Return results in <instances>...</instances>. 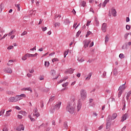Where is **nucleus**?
Here are the masks:
<instances>
[{
	"label": "nucleus",
	"mask_w": 131,
	"mask_h": 131,
	"mask_svg": "<svg viewBox=\"0 0 131 131\" xmlns=\"http://www.w3.org/2000/svg\"><path fill=\"white\" fill-rule=\"evenodd\" d=\"M76 104L74 102H69L67 106V111H68L70 114H73L75 111V107Z\"/></svg>",
	"instance_id": "f257e3e1"
},
{
	"label": "nucleus",
	"mask_w": 131,
	"mask_h": 131,
	"mask_svg": "<svg viewBox=\"0 0 131 131\" xmlns=\"http://www.w3.org/2000/svg\"><path fill=\"white\" fill-rule=\"evenodd\" d=\"M112 118H111V115H108L107 118L106 119V129H108L109 127H110V125H111V122H112Z\"/></svg>",
	"instance_id": "f03ea898"
},
{
	"label": "nucleus",
	"mask_w": 131,
	"mask_h": 131,
	"mask_svg": "<svg viewBox=\"0 0 131 131\" xmlns=\"http://www.w3.org/2000/svg\"><path fill=\"white\" fill-rule=\"evenodd\" d=\"M87 94H86V91L85 90L82 89L80 91V96L81 100L83 101H84L85 100V98H86Z\"/></svg>",
	"instance_id": "7ed1b4c3"
},
{
	"label": "nucleus",
	"mask_w": 131,
	"mask_h": 131,
	"mask_svg": "<svg viewBox=\"0 0 131 131\" xmlns=\"http://www.w3.org/2000/svg\"><path fill=\"white\" fill-rule=\"evenodd\" d=\"M20 98L18 95H16V97H10L8 101L9 102H18V101H20Z\"/></svg>",
	"instance_id": "20e7f679"
},
{
	"label": "nucleus",
	"mask_w": 131,
	"mask_h": 131,
	"mask_svg": "<svg viewBox=\"0 0 131 131\" xmlns=\"http://www.w3.org/2000/svg\"><path fill=\"white\" fill-rule=\"evenodd\" d=\"M61 104H62V102L61 101L57 102L53 107V110L52 113H53L55 110H59V109H60V107H61Z\"/></svg>",
	"instance_id": "39448f33"
},
{
	"label": "nucleus",
	"mask_w": 131,
	"mask_h": 131,
	"mask_svg": "<svg viewBox=\"0 0 131 131\" xmlns=\"http://www.w3.org/2000/svg\"><path fill=\"white\" fill-rule=\"evenodd\" d=\"M91 43V40H84L83 42V43L84 45L83 47L86 49V48H88L89 47V45Z\"/></svg>",
	"instance_id": "423d86ee"
},
{
	"label": "nucleus",
	"mask_w": 131,
	"mask_h": 131,
	"mask_svg": "<svg viewBox=\"0 0 131 131\" xmlns=\"http://www.w3.org/2000/svg\"><path fill=\"white\" fill-rule=\"evenodd\" d=\"M101 29H102L103 32H106V31L107 30V24L103 23L101 27Z\"/></svg>",
	"instance_id": "0eeeda50"
},
{
	"label": "nucleus",
	"mask_w": 131,
	"mask_h": 131,
	"mask_svg": "<svg viewBox=\"0 0 131 131\" xmlns=\"http://www.w3.org/2000/svg\"><path fill=\"white\" fill-rule=\"evenodd\" d=\"M4 71L6 73H9L10 74H11V73H13V70H12V69L10 68H6L5 69H4Z\"/></svg>",
	"instance_id": "6e6552de"
},
{
	"label": "nucleus",
	"mask_w": 131,
	"mask_h": 131,
	"mask_svg": "<svg viewBox=\"0 0 131 131\" xmlns=\"http://www.w3.org/2000/svg\"><path fill=\"white\" fill-rule=\"evenodd\" d=\"M37 110V107H36L34 110V114L33 115L34 116H36V117H38L39 116V113H38Z\"/></svg>",
	"instance_id": "1a4fd4ad"
},
{
	"label": "nucleus",
	"mask_w": 131,
	"mask_h": 131,
	"mask_svg": "<svg viewBox=\"0 0 131 131\" xmlns=\"http://www.w3.org/2000/svg\"><path fill=\"white\" fill-rule=\"evenodd\" d=\"M81 102H80V101H79L77 105V111L78 112L80 110V109H81Z\"/></svg>",
	"instance_id": "9d476101"
},
{
	"label": "nucleus",
	"mask_w": 131,
	"mask_h": 131,
	"mask_svg": "<svg viewBox=\"0 0 131 131\" xmlns=\"http://www.w3.org/2000/svg\"><path fill=\"white\" fill-rule=\"evenodd\" d=\"M125 83H126V82H125V83L121 86H119V89H118V91H122V92H123V91H124V90H125Z\"/></svg>",
	"instance_id": "9b49d317"
},
{
	"label": "nucleus",
	"mask_w": 131,
	"mask_h": 131,
	"mask_svg": "<svg viewBox=\"0 0 131 131\" xmlns=\"http://www.w3.org/2000/svg\"><path fill=\"white\" fill-rule=\"evenodd\" d=\"M24 126L23 125H20L18 127H17L16 130L20 131V130H24Z\"/></svg>",
	"instance_id": "f8f14e48"
},
{
	"label": "nucleus",
	"mask_w": 131,
	"mask_h": 131,
	"mask_svg": "<svg viewBox=\"0 0 131 131\" xmlns=\"http://www.w3.org/2000/svg\"><path fill=\"white\" fill-rule=\"evenodd\" d=\"M112 13L114 17H116V14L117 13V12H116V10L115 9H112Z\"/></svg>",
	"instance_id": "ddd939ff"
},
{
	"label": "nucleus",
	"mask_w": 131,
	"mask_h": 131,
	"mask_svg": "<svg viewBox=\"0 0 131 131\" xmlns=\"http://www.w3.org/2000/svg\"><path fill=\"white\" fill-rule=\"evenodd\" d=\"M74 69H72V68H70V69H69L68 71H67L66 72H65V73L67 74V73H69L70 74H72V73H73V71H74Z\"/></svg>",
	"instance_id": "4468645a"
},
{
	"label": "nucleus",
	"mask_w": 131,
	"mask_h": 131,
	"mask_svg": "<svg viewBox=\"0 0 131 131\" xmlns=\"http://www.w3.org/2000/svg\"><path fill=\"white\" fill-rule=\"evenodd\" d=\"M63 24L64 25H68V24H70V21H69V19L66 18L63 20Z\"/></svg>",
	"instance_id": "2eb2a0df"
},
{
	"label": "nucleus",
	"mask_w": 131,
	"mask_h": 131,
	"mask_svg": "<svg viewBox=\"0 0 131 131\" xmlns=\"http://www.w3.org/2000/svg\"><path fill=\"white\" fill-rule=\"evenodd\" d=\"M127 117V114H125L122 117V120L121 121H124V120H126V118Z\"/></svg>",
	"instance_id": "dca6fc26"
},
{
	"label": "nucleus",
	"mask_w": 131,
	"mask_h": 131,
	"mask_svg": "<svg viewBox=\"0 0 131 131\" xmlns=\"http://www.w3.org/2000/svg\"><path fill=\"white\" fill-rule=\"evenodd\" d=\"M113 74L115 76H116L118 74V72L117 71V68H115L113 71Z\"/></svg>",
	"instance_id": "f3484780"
},
{
	"label": "nucleus",
	"mask_w": 131,
	"mask_h": 131,
	"mask_svg": "<svg viewBox=\"0 0 131 131\" xmlns=\"http://www.w3.org/2000/svg\"><path fill=\"white\" fill-rule=\"evenodd\" d=\"M86 5V2L84 1H82L80 3V7H83L84 8V7H85Z\"/></svg>",
	"instance_id": "a211bd4d"
},
{
	"label": "nucleus",
	"mask_w": 131,
	"mask_h": 131,
	"mask_svg": "<svg viewBox=\"0 0 131 131\" xmlns=\"http://www.w3.org/2000/svg\"><path fill=\"white\" fill-rule=\"evenodd\" d=\"M110 1V0H105L102 4V7H103V8H105V7H106V5H107V4L109 3Z\"/></svg>",
	"instance_id": "6ab92c4d"
},
{
	"label": "nucleus",
	"mask_w": 131,
	"mask_h": 131,
	"mask_svg": "<svg viewBox=\"0 0 131 131\" xmlns=\"http://www.w3.org/2000/svg\"><path fill=\"white\" fill-rule=\"evenodd\" d=\"M122 103L123 104H124L123 107L122 108V110H125V99H124V97H123Z\"/></svg>",
	"instance_id": "aec40b11"
},
{
	"label": "nucleus",
	"mask_w": 131,
	"mask_h": 131,
	"mask_svg": "<svg viewBox=\"0 0 131 131\" xmlns=\"http://www.w3.org/2000/svg\"><path fill=\"white\" fill-rule=\"evenodd\" d=\"M92 75H93V73H90L88 74V77L86 78V80H90L91 79V77H92Z\"/></svg>",
	"instance_id": "412c9836"
},
{
	"label": "nucleus",
	"mask_w": 131,
	"mask_h": 131,
	"mask_svg": "<svg viewBox=\"0 0 131 131\" xmlns=\"http://www.w3.org/2000/svg\"><path fill=\"white\" fill-rule=\"evenodd\" d=\"M117 117V114L116 113H114L112 117L111 118L113 119V120H114V119H115V118H116Z\"/></svg>",
	"instance_id": "4be33fe9"
},
{
	"label": "nucleus",
	"mask_w": 131,
	"mask_h": 131,
	"mask_svg": "<svg viewBox=\"0 0 131 131\" xmlns=\"http://www.w3.org/2000/svg\"><path fill=\"white\" fill-rule=\"evenodd\" d=\"M14 62V61L13 60H10L8 61V63H7V65L8 66H12L13 65V63Z\"/></svg>",
	"instance_id": "5701e85b"
},
{
	"label": "nucleus",
	"mask_w": 131,
	"mask_h": 131,
	"mask_svg": "<svg viewBox=\"0 0 131 131\" xmlns=\"http://www.w3.org/2000/svg\"><path fill=\"white\" fill-rule=\"evenodd\" d=\"M23 91H30L31 93H32V89H31V88H24Z\"/></svg>",
	"instance_id": "b1692460"
},
{
	"label": "nucleus",
	"mask_w": 131,
	"mask_h": 131,
	"mask_svg": "<svg viewBox=\"0 0 131 131\" xmlns=\"http://www.w3.org/2000/svg\"><path fill=\"white\" fill-rule=\"evenodd\" d=\"M129 34L131 35V33H127L125 34L124 35V38H125V39H127V37L128 35H129Z\"/></svg>",
	"instance_id": "393cba45"
},
{
	"label": "nucleus",
	"mask_w": 131,
	"mask_h": 131,
	"mask_svg": "<svg viewBox=\"0 0 131 131\" xmlns=\"http://www.w3.org/2000/svg\"><path fill=\"white\" fill-rule=\"evenodd\" d=\"M27 57H28V55H27V53L25 54L24 56L22 57V60L23 61H25V60H27Z\"/></svg>",
	"instance_id": "a878e982"
},
{
	"label": "nucleus",
	"mask_w": 131,
	"mask_h": 131,
	"mask_svg": "<svg viewBox=\"0 0 131 131\" xmlns=\"http://www.w3.org/2000/svg\"><path fill=\"white\" fill-rule=\"evenodd\" d=\"M54 100H55V96H51V97L49 99V102H53Z\"/></svg>",
	"instance_id": "bb28decb"
},
{
	"label": "nucleus",
	"mask_w": 131,
	"mask_h": 131,
	"mask_svg": "<svg viewBox=\"0 0 131 131\" xmlns=\"http://www.w3.org/2000/svg\"><path fill=\"white\" fill-rule=\"evenodd\" d=\"M18 97H20V100H21V99H23V98H25L26 97V95L24 94H22L20 95H18Z\"/></svg>",
	"instance_id": "cd10ccee"
},
{
	"label": "nucleus",
	"mask_w": 131,
	"mask_h": 131,
	"mask_svg": "<svg viewBox=\"0 0 131 131\" xmlns=\"http://www.w3.org/2000/svg\"><path fill=\"white\" fill-rule=\"evenodd\" d=\"M3 9H4V4L1 3L0 5V13H2V11H3Z\"/></svg>",
	"instance_id": "c85d7f7f"
},
{
	"label": "nucleus",
	"mask_w": 131,
	"mask_h": 131,
	"mask_svg": "<svg viewBox=\"0 0 131 131\" xmlns=\"http://www.w3.org/2000/svg\"><path fill=\"white\" fill-rule=\"evenodd\" d=\"M54 25L55 27H57H57H60V25H61V24H60V23H55L54 24Z\"/></svg>",
	"instance_id": "c756f323"
},
{
	"label": "nucleus",
	"mask_w": 131,
	"mask_h": 131,
	"mask_svg": "<svg viewBox=\"0 0 131 131\" xmlns=\"http://www.w3.org/2000/svg\"><path fill=\"white\" fill-rule=\"evenodd\" d=\"M119 57L120 59H123V58H124V54H123V53L120 54L119 55Z\"/></svg>",
	"instance_id": "7c9ffc66"
},
{
	"label": "nucleus",
	"mask_w": 131,
	"mask_h": 131,
	"mask_svg": "<svg viewBox=\"0 0 131 131\" xmlns=\"http://www.w3.org/2000/svg\"><path fill=\"white\" fill-rule=\"evenodd\" d=\"M45 67H49V66H50V62L49 61H45Z\"/></svg>",
	"instance_id": "2f4dec72"
},
{
	"label": "nucleus",
	"mask_w": 131,
	"mask_h": 131,
	"mask_svg": "<svg viewBox=\"0 0 131 131\" xmlns=\"http://www.w3.org/2000/svg\"><path fill=\"white\" fill-rule=\"evenodd\" d=\"M63 126L66 128V129H67V128H68V125L67 124V122H65L63 123Z\"/></svg>",
	"instance_id": "473e14b6"
},
{
	"label": "nucleus",
	"mask_w": 131,
	"mask_h": 131,
	"mask_svg": "<svg viewBox=\"0 0 131 131\" xmlns=\"http://www.w3.org/2000/svg\"><path fill=\"white\" fill-rule=\"evenodd\" d=\"M51 73H52V76H55V75H56V71L54 70H52Z\"/></svg>",
	"instance_id": "72a5a7b5"
},
{
	"label": "nucleus",
	"mask_w": 131,
	"mask_h": 131,
	"mask_svg": "<svg viewBox=\"0 0 131 131\" xmlns=\"http://www.w3.org/2000/svg\"><path fill=\"white\" fill-rule=\"evenodd\" d=\"M122 93H123V91L120 90V91L118 92V98H120L121 95H122Z\"/></svg>",
	"instance_id": "f704fd0d"
},
{
	"label": "nucleus",
	"mask_w": 131,
	"mask_h": 131,
	"mask_svg": "<svg viewBox=\"0 0 131 131\" xmlns=\"http://www.w3.org/2000/svg\"><path fill=\"white\" fill-rule=\"evenodd\" d=\"M15 7H16V8H17V11H20V4H15Z\"/></svg>",
	"instance_id": "c9c22d12"
},
{
	"label": "nucleus",
	"mask_w": 131,
	"mask_h": 131,
	"mask_svg": "<svg viewBox=\"0 0 131 131\" xmlns=\"http://www.w3.org/2000/svg\"><path fill=\"white\" fill-rule=\"evenodd\" d=\"M95 24L96 26H99V20H98L97 18H95Z\"/></svg>",
	"instance_id": "e433bc0d"
},
{
	"label": "nucleus",
	"mask_w": 131,
	"mask_h": 131,
	"mask_svg": "<svg viewBox=\"0 0 131 131\" xmlns=\"http://www.w3.org/2000/svg\"><path fill=\"white\" fill-rule=\"evenodd\" d=\"M77 60L79 61V62H80V63H81L82 62H83V61H84V59H83V58H81L80 59H79V58H77Z\"/></svg>",
	"instance_id": "4c0bfd02"
},
{
	"label": "nucleus",
	"mask_w": 131,
	"mask_h": 131,
	"mask_svg": "<svg viewBox=\"0 0 131 131\" xmlns=\"http://www.w3.org/2000/svg\"><path fill=\"white\" fill-rule=\"evenodd\" d=\"M27 34V31H24L22 34H21V36H24V35H26Z\"/></svg>",
	"instance_id": "58836bf2"
},
{
	"label": "nucleus",
	"mask_w": 131,
	"mask_h": 131,
	"mask_svg": "<svg viewBox=\"0 0 131 131\" xmlns=\"http://www.w3.org/2000/svg\"><path fill=\"white\" fill-rule=\"evenodd\" d=\"M91 34H92V32L88 31L87 34L86 35V37H89V36L91 35Z\"/></svg>",
	"instance_id": "ea45409f"
},
{
	"label": "nucleus",
	"mask_w": 131,
	"mask_h": 131,
	"mask_svg": "<svg viewBox=\"0 0 131 131\" xmlns=\"http://www.w3.org/2000/svg\"><path fill=\"white\" fill-rule=\"evenodd\" d=\"M109 41V37H108V36H106L105 38V42H108Z\"/></svg>",
	"instance_id": "a19ab883"
},
{
	"label": "nucleus",
	"mask_w": 131,
	"mask_h": 131,
	"mask_svg": "<svg viewBox=\"0 0 131 131\" xmlns=\"http://www.w3.org/2000/svg\"><path fill=\"white\" fill-rule=\"evenodd\" d=\"M81 33V31H78L76 34V37H78V36H79V35H80Z\"/></svg>",
	"instance_id": "79ce46f5"
},
{
	"label": "nucleus",
	"mask_w": 131,
	"mask_h": 131,
	"mask_svg": "<svg viewBox=\"0 0 131 131\" xmlns=\"http://www.w3.org/2000/svg\"><path fill=\"white\" fill-rule=\"evenodd\" d=\"M7 36H8V34L4 35V36H3L2 38H1L0 40H3V39H4V38H6V37H7Z\"/></svg>",
	"instance_id": "37998d69"
},
{
	"label": "nucleus",
	"mask_w": 131,
	"mask_h": 131,
	"mask_svg": "<svg viewBox=\"0 0 131 131\" xmlns=\"http://www.w3.org/2000/svg\"><path fill=\"white\" fill-rule=\"evenodd\" d=\"M126 29L127 30H129V29H130V26H129L128 25H126Z\"/></svg>",
	"instance_id": "c03bdc74"
},
{
	"label": "nucleus",
	"mask_w": 131,
	"mask_h": 131,
	"mask_svg": "<svg viewBox=\"0 0 131 131\" xmlns=\"http://www.w3.org/2000/svg\"><path fill=\"white\" fill-rule=\"evenodd\" d=\"M28 55V58H30V57H34V55L33 54H29V53H27Z\"/></svg>",
	"instance_id": "a18cd8bd"
},
{
	"label": "nucleus",
	"mask_w": 131,
	"mask_h": 131,
	"mask_svg": "<svg viewBox=\"0 0 131 131\" xmlns=\"http://www.w3.org/2000/svg\"><path fill=\"white\" fill-rule=\"evenodd\" d=\"M29 117L31 121H35V119L31 118V116H29Z\"/></svg>",
	"instance_id": "49530a36"
},
{
	"label": "nucleus",
	"mask_w": 131,
	"mask_h": 131,
	"mask_svg": "<svg viewBox=\"0 0 131 131\" xmlns=\"http://www.w3.org/2000/svg\"><path fill=\"white\" fill-rule=\"evenodd\" d=\"M4 113H5V110H2L0 112V116H2Z\"/></svg>",
	"instance_id": "de8ad7c7"
},
{
	"label": "nucleus",
	"mask_w": 131,
	"mask_h": 131,
	"mask_svg": "<svg viewBox=\"0 0 131 131\" xmlns=\"http://www.w3.org/2000/svg\"><path fill=\"white\" fill-rule=\"evenodd\" d=\"M57 61H59V60L58 59V58H53V59H52V62H53V63H54V62H57Z\"/></svg>",
	"instance_id": "09e8293b"
},
{
	"label": "nucleus",
	"mask_w": 131,
	"mask_h": 131,
	"mask_svg": "<svg viewBox=\"0 0 131 131\" xmlns=\"http://www.w3.org/2000/svg\"><path fill=\"white\" fill-rule=\"evenodd\" d=\"M13 48H14V46H10L9 47H8L7 50H12Z\"/></svg>",
	"instance_id": "8fccbe9b"
},
{
	"label": "nucleus",
	"mask_w": 131,
	"mask_h": 131,
	"mask_svg": "<svg viewBox=\"0 0 131 131\" xmlns=\"http://www.w3.org/2000/svg\"><path fill=\"white\" fill-rule=\"evenodd\" d=\"M67 55H68V51H65L64 53V58H65Z\"/></svg>",
	"instance_id": "3c124183"
},
{
	"label": "nucleus",
	"mask_w": 131,
	"mask_h": 131,
	"mask_svg": "<svg viewBox=\"0 0 131 131\" xmlns=\"http://www.w3.org/2000/svg\"><path fill=\"white\" fill-rule=\"evenodd\" d=\"M105 76H106V72L104 71V72H103V73L102 74V77H103V78H104Z\"/></svg>",
	"instance_id": "603ef678"
},
{
	"label": "nucleus",
	"mask_w": 131,
	"mask_h": 131,
	"mask_svg": "<svg viewBox=\"0 0 131 131\" xmlns=\"http://www.w3.org/2000/svg\"><path fill=\"white\" fill-rule=\"evenodd\" d=\"M68 85V82H66L64 84H62L63 88H65L66 86H67Z\"/></svg>",
	"instance_id": "864d4df0"
},
{
	"label": "nucleus",
	"mask_w": 131,
	"mask_h": 131,
	"mask_svg": "<svg viewBox=\"0 0 131 131\" xmlns=\"http://www.w3.org/2000/svg\"><path fill=\"white\" fill-rule=\"evenodd\" d=\"M42 31H46V30H47V29H48V28H47V27H42Z\"/></svg>",
	"instance_id": "5fc2aeb1"
},
{
	"label": "nucleus",
	"mask_w": 131,
	"mask_h": 131,
	"mask_svg": "<svg viewBox=\"0 0 131 131\" xmlns=\"http://www.w3.org/2000/svg\"><path fill=\"white\" fill-rule=\"evenodd\" d=\"M129 95H127V96H126V100L128 102V101H129Z\"/></svg>",
	"instance_id": "6e6d98bb"
},
{
	"label": "nucleus",
	"mask_w": 131,
	"mask_h": 131,
	"mask_svg": "<svg viewBox=\"0 0 131 131\" xmlns=\"http://www.w3.org/2000/svg\"><path fill=\"white\" fill-rule=\"evenodd\" d=\"M40 104H41V105H40L41 108H43V101H41L40 102Z\"/></svg>",
	"instance_id": "4d7b16f0"
},
{
	"label": "nucleus",
	"mask_w": 131,
	"mask_h": 131,
	"mask_svg": "<svg viewBox=\"0 0 131 131\" xmlns=\"http://www.w3.org/2000/svg\"><path fill=\"white\" fill-rule=\"evenodd\" d=\"M21 114H22L23 115H25V114H26V112L25 111H21L20 112Z\"/></svg>",
	"instance_id": "13d9d810"
},
{
	"label": "nucleus",
	"mask_w": 131,
	"mask_h": 131,
	"mask_svg": "<svg viewBox=\"0 0 131 131\" xmlns=\"http://www.w3.org/2000/svg\"><path fill=\"white\" fill-rule=\"evenodd\" d=\"M3 131H8V128L7 127H4L3 128Z\"/></svg>",
	"instance_id": "bf43d9fd"
},
{
	"label": "nucleus",
	"mask_w": 131,
	"mask_h": 131,
	"mask_svg": "<svg viewBox=\"0 0 131 131\" xmlns=\"http://www.w3.org/2000/svg\"><path fill=\"white\" fill-rule=\"evenodd\" d=\"M30 73H33L34 72V69H32L31 70H29Z\"/></svg>",
	"instance_id": "052dcab7"
},
{
	"label": "nucleus",
	"mask_w": 131,
	"mask_h": 131,
	"mask_svg": "<svg viewBox=\"0 0 131 131\" xmlns=\"http://www.w3.org/2000/svg\"><path fill=\"white\" fill-rule=\"evenodd\" d=\"M129 21H130L129 17H127L126 18V22H129Z\"/></svg>",
	"instance_id": "680f3d73"
},
{
	"label": "nucleus",
	"mask_w": 131,
	"mask_h": 131,
	"mask_svg": "<svg viewBox=\"0 0 131 131\" xmlns=\"http://www.w3.org/2000/svg\"><path fill=\"white\" fill-rule=\"evenodd\" d=\"M15 108L16 110H21V108L18 106H15Z\"/></svg>",
	"instance_id": "e2e57ef3"
},
{
	"label": "nucleus",
	"mask_w": 131,
	"mask_h": 131,
	"mask_svg": "<svg viewBox=\"0 0 131 131\" xmlns=\"http://www.w3.org/2000/svg\"><path fill=\"white\" fill-rule=\"evenodd\" d=\"M52 125H56V122L55 121V120H53L52 121Z\"/></svg>",
	"instance_id": "0e129e2a"
},
{
	"label": "nucleus",
	"mask_w": 131,
	"mask_h": 131,
	"mask_svg": "<svg viewBox=\"0 0 131 131\" xmlns=\"http://www.w3.org/2000/svg\"><path fill=\"white\" fill-rule=\"evenodd\" d=\"M28 18V16H26L24 17V19L25 21H26V20H27Z\"/></svg>",
	"instance_id": "69168bd1"
},
{
	"label": "nucleus",
	"mask_w": 131,
	"mask_h": 131,
	"mask_svg": "<svg viewBox=\"0 0 131 131\" xmlns=\"http://www.w3.org/2000/svg\"><path fill=\"white\" fill-rule=\"evenodd\" d=\"M46 130H47V131H50V130H51V127H48L46 128Z\"/></svg>",
	"instance_id": "338daca9"
},
{
	"label": "nucleus",
	"mask_w": 131,
	"mask_h": 131,
	"mask_svg": "<svg viewBox=\"0 0 131 131\" xmlns=\"http://www.w3.org/2000/svg\"><path fill=\"white\" fill-rule=\"evenodd\" d=\"M127 95H129V96H131V90L127 93Z\"/></svg>",
	"instance_id": "774afa93"
}]
</instances>
